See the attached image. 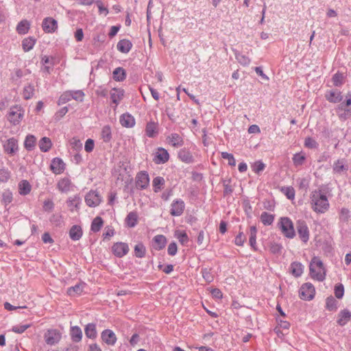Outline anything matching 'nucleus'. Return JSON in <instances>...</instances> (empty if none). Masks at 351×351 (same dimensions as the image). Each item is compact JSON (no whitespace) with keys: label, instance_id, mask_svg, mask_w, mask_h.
I'll use <instances>...</instances> for the list:
<instances>
[{"label":"nucleus","instance_id":"29","mask_svg":"<svg viewBox=\"0 0 351 351\" xmlns=\"http://www.w3.org/2000/svg\"><path fill=\"white\" fill-rule=\"evenodd\" d=\"M348 167L346 165V160L344 158L338 159L332 165V170L335 173L340 174L343 171H346Z\"/></svg>","mask_w":351,"mask_h":351},{"label":"nucleus","instance_id":"64","mask_svg":"<svg viewBox=\"0 0 351 351\" xmlns=\"http://www.w3.org/2000/svg\"><path fill=\"white\" fill-rule=\"evenodd\" d=\"M30 324H23V325H16L12 326V331L16 334H22L23 333L27 328L30 327Z\"/></svg>","mask_w":351,"mask_h":351},{"label":"nucleus","instance_id":"61","mask_svg":"<svg viewBox=\"0 0 351 351\" xmlns=\"http://www.w3.org/2000/svg\"><path fill=\"white\" fill-rule=\"evenodd\" d=\"M282 246L281 244L278 243H271L269 245V251L273 254H279L281 253Z\"/></svg>","mask_w":351,"mask_h":351},{"label":"nucleus","instance_id":"8","mask_svg":"<svg viewBox=\"0 0 351 351\" xmlns=\"http://www.w3.org/2000/svg\"><path fill=\"white\" fill-rule=\"evenodd\" d=\"M4 152L9 156H14L19 152V142L14 137H11L3 144Z\"/></svg>","mask_w":351,"mask_h":351},{"label":"nucleus","instance_id":"16","mask_svg":"<svg viewBox=\"0 0 351 351\" xmlns=\"http://www.w3.org/2000/svg\"><path fill=\"white\" fill-rule=\"evenodd\" d=\"M50 169L53 173L60 174L65 169V163L60 158H54L51 161Z\"/></svg>","mask_w":351,"mask_h":351},{"label":"nucleus","instance_id":"6","mask_svg":"<svg viewBox=\"0 0 351 351\" xmlns=\"http://www.w3.org/2000/svg\"><path fill=\"white\" fill-rule=\"evenodd\" d=\"M299 294L302 300L310 301L315 297V287L311 282L304 283L300 289Z\"/></svg>","mask_w":351,"mask_h":351},{"label":"nucleus","instance_id":"40","mask_svg":"<svg viewBox=\"0 0 351 351\" xmlns=\"http://www.w3.org/2000/svg\"><path fill=\"white\" fill-rule=\"evenodd\" d=\"M275 215L267 212H263L260 216V220L264 226H271L273 224Z\"/></svg>","mask_w":351,"mask_h":351},{"label":"nucleus","instance_id":"48","mask_svg":"<svg viewBox=\"0 0 351 351\" xmlns=\"http://www.w3.org/2000/svg\"><path fill=\"white\" fill-rule=\"evenodd\" d=\"M339 221L343 223H348L351 219V212L347 208H341L339 210Z\"/></svg>","mask_w":351,"mask_h":351},{"label":"nucleus","instance_id":"39","mask_svg":"<svg viewBox=\"0 0 351 351\" xmlns=\"http://www.w3.org/2000/svg\"><path fill=\"white\" fill-rule=\"evenodd\" d=\"M38 146L41 152H47L51 148L52 143L49 138L44 136L39 141Z\"/></svg>","mask_w":351,"mask_h":351},{"label":"nucleus","instance_id":"49","mask_svg":"<svg viewBox=\"0 0 351 351\" xmlns=\"http://www.w3.org/2000/svg\"><path fill=\"white\" fill-rule=\"evenodd\" d=\"M34 86L33 84H28L27 86H25L23 90V97L26 99H30L33 97L34 95Z\"/></svg>","mask_w":351,"mask_h":351},{"label":"nucleus","instance_id":"45","mask_svg":"<svg viewBox=\"0 0 351 351\" xmlns=\"http://www.w3.org/2000/svg\"><path fill=\"white\" fill-rule=\"evenodd\" d=\"M175 237L177 238L182 245L185 246L189 241V238L186 232L184 230H176Z\"/></svg>","mask_w":351,"mask_h":351},{"label":"nucleus","instance_id":"46","mask_svg":"<svg viewBox=\"0 0 351 351\" xmlns=\"http://www.w3.org/2000/svg\"><path fill=\"white\" fill-rule=\"evenodd\" d=\"M146 254V248L144 244L141 242L138 243L134 246V256L136 258H142L145 257Z\"/></svg>","mask_w":351,"mask_h":351},{"label":"nucleus","instance_id":"5","mask_svg":"<svg viewBox=\"0 0 351 351\" xmlns=\"http://www.w3.org/2000/svg\"><path fill=\"white\" fill-rule=\"evenodd\" d=\"M61 339L62 332L56 328H49L44 334V340L50 346L58 344Z\"/></svg>","mask_w":351,"mask_h":351},{"label":"nucleus","instance_id":"43","mask_svg":"<svg viewBox=\"0 0 351 351\" xmlns=\"http://www.w3.org/2000/svg\"><path fill=\"white\" fill-rule=\"evenodd\" d=\"M165 184V180L164 178L160 176L154 178L152 181L153 190L154 193H158L160 191Z\"/></svg>","mask_w":351,"mask_h":351},{"label":"nucleus","instance_id":"30","mask_svg":"<svg viewBox=\"0 0 351 351\" xmlns=\"http://www.w3.org/2000/svg\"><path fill=\"white\" fill-rule=\"evenodd\" d=\"M30 22L27 19L21 20L16 25V31L19 35H25L30 29Z\"/></svg>","mask_w":351,"mask_h":351},{"label":"nucleus","instance_id":"38","mask_svg":"<svg viewBox=\"0 0 351 351\" xmlns=\"http://www.w3.org/2000/svg\"><path fill=\"white\" fill-rule=\"evenodd\" d=\"M36 138L33 134L26 136L24 141V147L28 152L32 151L36 145Z\"/></svg>","mask_w":351,"mask_h":351},{"label":"nucleus","instance_id":"17","mask_svg":"<svg viewBox=\"0 0 351 351\" xmlns=\"http://www.w3.org/2000/svg\"><path fill=\"white\" fill-rule=\"evenodd\" d=\"M82 198L79 195H75L69 197L66 200V206L71 212L78 211L82 204Z\"/></svg>","mask_w":351,"mask_h":351},{"label":"nucleus","instance_id":"57","mask_svg":"<svg viewBox=\"0 0 351 351\" xmlns=\"http://www.w3.org/2000/svg\"><path fill=\"white\" fill-rule=\"evenodd\" d=\"M71 100V93L69 90H66L60 95V96L58 98L57 104L58 106H61L69 102Z\"/></svg>","mask_w":351,"mask_h":351},{"label":"nucleus","instance_id":"9","mask_svg":"<svg viewBox=\"0 0 351 351\" xmlns=\"http://www.w3.org/2000/svg\"><path fill=\"white\" fill-rule=\"evenodd\" d=\"M298 234L300 240L306 243L309 240V230L304 220H298L296 226Z\"/></svg>","mask_w":351,"mask_h":351},{"label":"nucleus","instance_id":"53","mask_svg":"<svg viewBox=\"0 0 351 351\" xmlns=\"http://www.w3.org/2000/svg\"><path fill=\"white\" fill-rule=\"evenodd\" d=\"M246 241L244 232L242 230V227L239 226V231L238 234L235 237L234 243L237 246H243Z\"/></svg>","mask_w":351,"mask_h":351},{"label":"nucleus","instance_id":"4","mask_svg":"<svg viewBox=\"0 0 351 351\" xmlns=\"http://www.w3.org/2000/svg\"><path fill=\"white\" fill-rule=\"evenodd\" d=\"M24 110L21 106L15 105L10 108L6 117L13 125H19L24 116Z\"/></svg>","mask_w":351,"mask_h":351},{"label":"nucleus","instance_id":"58","mask_svg":"<svg viewBox=\"0 0 351 351\" xmlns=\"http://www.w3.org/2000/svg\"><path fill=\"white\" fill-rule=\"evenodd\" d=\"M334 86H341L343 84V75L339 72L336 73L332 78Z\"/></svg>","mask_w":351,"mask_h":351},{"label":"nucleus","instance_id":"26","mask_svg":"<svg viewBox=\"0 0 351 351\" xmlns=\"http://www.w3.org/2000/svg\"><path fill=\"white\" fill-rule=\"evenodd\" d=\"M350 319L351 312L345 308L339 312L337 323L341 326H344Z\"/></svg>","mask_w":351,"mask_h":351},{"label":"nucleus","instance_id":"33","mask_svg":"<svg viewBox=\"0 0 351 351\" xmlns=\"http://www.w3.org/2000/svg\"><path fill=\"white\" fill-rule=\"evenodd\" d=\"M85 285V282H80L74 286L69 287L66 293L70 296L80 295L83 292Z\"/></svg>","mask_w":351,"mask_h":351},{"label":"nucleus","instance_id":"47","mask_svg":"<svg viewBox=\"0 0 351 351\" xmlns=\"http://www.w3.org/2000/svg\"><path fill=\"white\" fill-rule=\"evenodd\" d=\"M104 221L101 217H96L91 223L90 230L93 232H99L103 226Z\"/></svg>","mask_w":351,"mask_h":351},{"label":"nucleus","instance_id":"42","mask_svg":"<svg viewBox=\"0 0 351 351\" xmlns=\"http://www.w3.org/2000/svg\"><path fill=\"white\" fill-rule=\"evenodd\" d=\"M84 332L87 338L95 339L97 337L96 325L93 323L88 324L85 326Z\"/></svg>","mask_w":351,"mask_h":351},{"label":"nucleus","instance_id":"35","mask_svg":"<svg viewBox=\"0 0 351 351\" xmlns=\"http://www.w3.org/2000/svg\"><path fill=\"white\" fill-rule=\"evenodd\" d=\"M178 158L185 163H192L194 161V158L192 154L186 149H182L178 152Z\"/></svg>","mask_w":351,"mask_h":351},{"label":"nucleus","instance_id":"23","mask_svg":"<svg viewBox=\"0 0 351 351\" xmlns=\"http://www.w3.org/2000/svg\"><path fill=\"white\" fill-rule=\"evenodd\" d=\"M125 91L121 88H111V103L117 106L120 103L124 97Z\"/></svg>","mask_w":351,"mask_h":351},{"label":"nucleus","instance_id":"62","mask_svg":"<svg viewBox=\"0 0 351 351\" xmlns=\"http://www.w3.org/2000/svg\"><path fill=\"white\" fill-rule=\"evenodd\" d=\"M69 111V108L67 106L62 107L59 110H58L54 114V120L56 121H59Z\"/></svg>","mask_w":351,"mask_h":351},{"label":"nucleus","instance_id":"14","mask_svg":"<svg viewBox=\"0 0 351 351\" xmlns=\"http://www.w3.org/2000/svg\"><path fill=\"white\" fill-rule=\"evenodd\" d=\"M85 202L89 207H95L101 202L99 193L95 191H89L85 196Z\"/></svg>","mask_w":351,"mask_h":351},{"label":"nucleus","instance_id":"56","mask_svg":"<svg viewBox=\"0 0 351 351\" xmlns=\"http://www.w3.org/2000/svg\"><path fill=\"white\" fill-rule=\"evenodd\" d=\"M71 93V99L77 101H83L85 96L84 93L82 90H69Z\"/></svg>","mask_w":351,"mask_h":351},{"label":"nucleus","instance_id":"10","mask_svg":"<svg viewBox=\"0 0 351 351\" xmlns=\"http://www.w3.org/2000/svg\"><path fill=\"white\" fill-rule=\"evenodd\" d=\"M58 21L52 17H45L42 22L43 30L47 34H53L58 29Z\"/></svg>","mask_w":351,"mask_h":351},{"label":"nucleus","instance_id":"55","mask_svg":"<svg viewBox=\"0 0 351 351\" xmlns=\"http://www.w3.org/2000/svg\"><path fill=\"white\" fill-rule=\"evenodd\" d=\"M201 274L202 275V278L206 282H212L214 280V276L211 272V269L209 268H202L201 270Z\"/></svg>","mask_w":351,"mask_h":351},{"label":"nucleus","instance_id":"18","mask_svg":"<svg viewBox=\"0 0 351 351\" xmlns=\"http://www.w3.org/2000/svg\"><path fill=\"white\" fill-rule=\"evenodd\" d=\"M167 141L173 147H180L184 145L183 138L178 133H171L167 136Z\"/></svg>","mask_w":351,"mask_h":351},{"label":"nucleus","instance_id":"12","mask_svg":"<svg viewBox=\"0 0 351 351\" xmlns=\"http://www.w3.org/2000/svg\"><path fill=\"white\" fill-rule=\"evenodd\" d=\"M129 246L128 243L124 242H117L111 247V251L119 258H121L126 255L129 252Z\"/></svg>","mask_w":351,"mask_h":351},{"label":"nucleus","instance_id":"24","mask_svg":"<svg viewBox=\"0 0 351 351\" xmlns=\"http://www.w3.org/2000/svg\"><path fill=\"white\" fill-rule=\"evenodd\" d=\"M72 183L69 178L60 179L57 183V189L62 193H66L71 191Z\"/></svg>","mask_w":351,"mask_h":351},{"label":"nucleus","instance_id":"37","mask_svg":"<svg viewBox=\"0 0 351 351\" xmlns=\"http://www.w3.org/2000/svg\"><path fill=\"white\" fill-rule=\"evenodd\" d=\"M127 74L123 67H117L112 72V77L117 82H123L126 78Z\"/></svg>","mask_w":351,"mask_h":351},{"label":"nucleus","instance_id":"3","mask_svg":"<svg viewBox=\"0 0 351 351\" xmlns=\"http://www.w3.org/2000/svg\"><path fill=\"white\" fill-rule=\"evenodd\" d=\"M278 227L285 237L292 239L295 237L294 225L289 217H280L278 223Z\"/></svg>","mask_w":351,"mask_h":351},{"label":"nucleus","instance_id":"13","mask_svg":"<svg viewBox=\"0 0 351 351\" xmlns=\"http://www.w3.org/2000/svg\"><path fill=\"white\" fill-rule=\"evenodd\" d=\"M185 208V204L181 199H174L170 208V214L174 217H179L182 215Z\"/></svg>","mask_w":351,"mask_h":351},{"label":"nucleus","instance_id":"59","mask_svg":"<svg viewBox=\"0 0 351 351\" xmlns=\"http://www.w3.org/2000/svg\"><path fill=\"white\" fill-rule=\"evenodd\" d=\"M10 178V171L3 167L0 169V182L5 183L7 182Z\"/></svg>","mask_w":351,"mask_h":351},{"label":"nucleus","instance_id":"1","mask_svg":"<svg viewBox=\"0 0 351 351\" xmlns=\"http://www.w3.org/2000/svg\"><path fill=\"white\" fill-rule=\"evenodd\" d=\"M310 204L312 210L317 213H326L329 207V201L326 195L322 190H314L310 195Z\"/></svg>","mask_w":351,"mask_h":351},{"label":"nucleus","instance_id":"21","mask_svg":"<svg viewBox=\"0 0 351 351\" xmlns=\"http://www.w3.org/2000/svg\"><path fill=\"white\" fill-rule=\"evenodd\" d=\"M132 43L127 39H121L117 44V49L121 53L127 54L132 48Z\"/></svg>","mask_w":351,"mask_h":351},{"label":"nucleus","instance_id":"25","mask_svg":"<svg viewBox=\"0 0 351 351\" xmlns=\"http://www.w3.org/2000/svg\"><path fill=\"white\" fill-rule=\"evenodd\" d=\"M120 123L122 126L131 128L135 125L134 117L129 113L123 114L119 119Z\"/></svg>","mask_w":351,"mask_h":351},{"label":"nucleus","instance_id":"22","mask_svg":"<svg viewBox=\"0 0 351 351\" xmlns=\"http://www.w3.org/2000/svg\"><path fill=\"white\" fill-rule=\"evenodd\" d=\"M69 235L72 241H79L83 236L82 227L79 225H73L69 231Z\"/></svg>","mask_w":351,"mask_h":351},{"label":"nucleus","instance_id":"52","mask_svg":"<svg viewBox=\"0 0 351 351\" xmlns=\"http://www.w3.org/2000/svg\"><path fill=\"white\" fill-rule=\"evenodd\" d=\"M306 160V156L302 152H298L293 154L292 160L295 166H301Z\"/></svg>","mask_w":351,"mask_h":351},{"label":"nucleus","instance_id":"63","mask_svg":"<svg viewBox=\"0 0 351 351\" xmlns=\"http://www.w3.org/2000/svg\"><path fill=\"white\" fill-rule=\"evenodd\" d=\"M334 292L337 299H341L344 295V287L342 284H338L335 286Z\"/></svg>","mask_w":351,"mask_h":351},{"label":"nucleus","instance_id":"7","mask_svg":"<svg viewBox=\"0 0 351 351\" xmlns=\"http://www.w3.org/2000/svg\"><path fill=\"white\" fill-rule=\"evenodd\" d=\"M135 184L137 189H146L149 184V176L148 173L145 171L138 172L135 178Z\"/></svg>","mask_w":351,"mask_h":351},{"label":"nucleus","instance_id":"44","mask_svg":"<svg viewBox=\"0 0 351 351\" xmlns=\"http://www.w3.org/2000/svg\"><path fill=\"white\" fill-rule=\"evenodd\" d=\"M280 191L282 193H283L287 199L290 200H293L295 199V191L293 186H281L280 187Z\"/></svg>","mask_w":351,"mask_h":351},{"label":"nucleus","instance_id":"50","mask_svg":"<svg viewBox=\"0 0 351 351\" xmlns=\"http://www.w3.org/2000/svg\"><path fill=\"white\" fill-rule=\"evenodd\" d=\"M126 223L128 227L134 228L137 224L138 216L136 213L130 212L126 217Z\"/></svg>","mask_w":351,"mask_h":351},{"label":"nucleus","instance_id":"32","mask_svg":"<svg viewBox=\"0 0 351 351\" xmlns=\"http://www.w3.org/2000/svg\"><path fill=\"white\" fill-rule=\"evenodd\" d=\"M19 193L22 196L28 195L32 190V185L27 180H22L18 184Z\"/></svg>","mask_w":351,"mask_h":351},{"label":"nucleus","instance_id":"2","mask_svg":"<svg viewBox=\"0 0 351 351\" xmlns=\"http://www.w3.org/2000/svg\"><path fill=\"white\" fill-rule=\"evenodd\" d=\"M309 273L313 280L323 282L326 279V269L319 257L314 256L309 264Z\"/></svg>","mask_w":351,"mask_h":351},{"label":"nucleus","instance_id":"27","mask_svg":"<svg viewBox=\"0 0 351 351\" xmlns=\"http://www.w3.org/2000/svg\"><path fill=\"white\" fill-rule=\"evenodd\" d=\"M13 201V193L10 189H5L3 191L1 195V202L3 204L5 210H9L10 207H8L10 204Z\"/></svg>","mask_w":351,"mask_h":351},{"label":"nucleus","instance_id":"28","mask_svg":"<svg viewBox=\"0 0 351 351\" xmlns=\"http://www.w3.org/2000/svg\"><path fill=\"white\" fill-rule=\"evenodd\" d=\"M36 43V39L34 36H28L23 39L21 42L22 49L25 52L31 51Z\"/></svg>","mask_w":351,"mask_h":351},{"label":"nucleus","instance_id":"31","mask_svg":"<svg viewBox=\"0 0 351 351\" xmlns=\"http://www.w3.org/2000/svg\"><path fill=\"white\" fill-rule=\"evenodd\" d=\"M154 248L156 250H162L167 244V239L162 234H157L153 238Z\"/></svg>","mask_w":351,"mask_h":351},{"label":"nucleus","instance_id":"20","mask_svg":"<svg viewBox=\"0 0 351 351\" xmlns=\"http://www.w3.org/2000/svg\"><path fill=\"white\" fill-rule=\"evenodd\" d=\"M326 99L330 103L337 104L343 100V95L339 90H328L325 94Z\"/></svg>","mask_w":351,"mask_h":351},{"label":"nucleus","instance_id":"11","mask_svg":"<svg viewBox=\"0 0 351 351\" xmlns=\"http://www.w3.org/2000/svg\"><path fill=\"white\" fill-rule=\"evenodd\" d=\"M145 134L146 136L154 138L159 134V124L157 121L150 120L147 122L145 128Z\"/></svg>","mask_w":351,"mask_h":351},{"label":"nucleus","instance_id":"15","mask_svg":"<svg viewBox=\"0 0 351 351\" xmlns=\"http://www.w3.org/2000/svg\"><path fill=\"white\" fill-rule=\"evenodd\" d=\"M169 159L168 151L163 147H158L156 152L153 160L157 165L165 164Z\"/></svg>","mask_w":351,"mask_h":351},{"label":"nucleus","instance_id":"19","mask_svg":"<svg viewBox=\"0 0 351 351\" xmlns=\"http://www.w3.org/2000/svg\"><path fill=\"white\" fill-rule=\"evenodd\" d=\"M304 266L299 261H293L289 266V272L295 278L300 277L304 272Z\"/></svg>","mask_w":351,"mask_h":351},{"label":"nucleus","instance_id":"54","mask_svg":"<svg viewBox=\"0 0 351 351\" xmlns=\"http://www.w3.org/2000/svg\"><path fill=\"white\" fill-rule=\"evenodd\" d=\"M252 170L256 174H260L265 168V163L261 160L255 161L251 166Z\"/></svg>","mask_w":351,"mask_h":351},{"label":"nucleus","instance_id":"51","mask_svg":"<svg viewBox=\"0 0 351 351\" xmlns=\"http://www.w3.org/2000/svg\"><path fill=\"white\" fill-rule=\"evenodd\" d=\"M326 308L329 311H335L337 308V301L332 296L326 299Z\"/></svg>","mask_w":351,"mask_h":351},{"label":"nucleus","instance_id":"41","mask_svg":"<svg viewBox=\"0 0 351 351\" xmlns=\"http://www.w3.org/2000/svg\"><path fill=\"white\" fill-rule=\"evenodd\" d=\"M233 51L235 58L239 64L244 66H248L250 64L251 60L247 56L236 49H233Z\"/></svg>","mask_w":351,"mask_h":351},{"label":"nucleus","instance_id":"60","mask_svg":"<svg viewBox=\"0 0 351 351\" xmlns=\"http://www.w3.org/2000/svg\"><path fill=\"white\" fill-rule=\"evenodd\" d=\"M221 156L222 158L228 160V165L230 166L234 167L236 165V160L233 156V154H230L226 152H222L221 153Z\"/></svg>","mask_w":351,"mask_h":351},{"label":"nucleus","instance_id":"36","mask_svg":"<svg viewBox=\"0 0 351 351\" xmlns=\"http://www.w3.org/2000/svg\"><path fill=\"white\" fill-rule=\"evenodd\" d=\"M70 336L73 342H80L82 338V329L77 326H71L70 329Z\"/></svg>","mask_w":351,"mask_h":351},{"label":"nucleus","instance_id":"34","mask_svg":"<svg viewBox=\"0 0 351 351\" xmlns=\"http://www.w3.org/2000/svg\"><path fill=\"white\" fill-rule=\"evenodd\" d=\"M91 66H92V69H91V72H90V75H93V71L95 70L97 71V70H99V69H104V70H106L109 65H110V63L108 62L107 59L105 58H101L98 62H93L91 63Z\"/></svg>","mask_w":351,"mask_h":351}]
</instances>
